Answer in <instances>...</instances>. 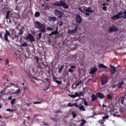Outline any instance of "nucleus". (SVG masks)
I'll return each mask as SVG.
<instances>
[{"label":"nucleus","mask_w":126,"mask_h":126,"mask_svg":"<svg viewBox=\"0 0 126 126\" xmlns=\"http://www.w3.org/2000/svg\"><path fill=\"white\" fill-rule=\"evenodd\" d=\"M124 15L126 14V10H125L123 12Z\"/></svg>","instance_id":"nucleus-64"},{"label":"nucleus","mask_w":126,"mask_h":126,"mask_svg":"<svg viewBox=\"0 0 126 126\" xmlns=\"http://www.w3.org/2000/svg\"><path fill=\"white\" fill-rule=\"evenodd\" d=\"M124 82L123 81L119 82L117 84V86L118 88H121L122 87V86L124 85Z\"/></svg>","instance_id":"nucleus-18"},{"label":"nucleus","mask_w":126,"mask_h":126,"mask_svg":"<svg viewBox=\"0 0 126 126\" xmlns=\"http://www.w3.org/2000/svg\"><path fill=\"white\" fill-rule=\"evenodd\" d=\"M11 37L13 40L14 41H16L18 38V36L16 35L12 34L11 35Z\"/></svg>","instance_id":"nucleus-11"},{"label":"nucleus","mask_w":126,"mask_h":126,"mask_svg":"<svg viewBox=\"0 0 126 126\" xmlns=\"http://www.w3.org/2000/svg\"><path fill=\"white\" fill-rule=\"evenodd\" d=\"M19 31L18 34L19 35H21L23 33V31L22 28H21Z\"/></svg>","instance_id":"nucleus-32"},{"label":"nucleus","mask_w":126,"mask_h":126,"mask_svg":"<svg viewBox=\"0 0 126 126\" xmlns=\"http://www.w3.org/2000/svg\"><path fill=\"white\" fill-rule=\"evenodd\" d=\"M54 14L55 15L57 16L59 18H61L63 17V14L61 11L57 9H56L54 10Z\"/></svg>","instance_id":"nucleus-3"},{"label":"nucleus","mask_w":126,"mask_h":126,"mask_svg":"<svg viewBox=\"0 0 126 126\" xmlns=\"http://www.w3.org/2000/svg\"><path fill=\"white\" fill-rule=\"evenodd\" d=\"M9 61H8V59H7L6 60L5 62V64L6 65H7L9 63Z\"/></svg>","instance_id":"nucleus-41"},{"label":"nucleus","mask_w":126,"mask_h":126,"mask_svg":"<svg viewBox=\"0 0 126 126\" xmlns=\"http://www.w3.org/2000/svg\"><path fill=\"white\" fill-rule=\"evenodd\" d=\"M52 19L53 21H55L56 20L57 18L56 17L54 16L52 17Z\"/></svg>","instance_id":"nucleus-43"},{"label":"nucleus","mask_w":126,"mask_h":126,"mask_svg":"<svg viewBox=\"0 0 126 126\" xmlns=\"http://www.w3.org/2000/svg\"><path fill=\"white\" fill-rule=\"evenodd\" d=\"M82 81L80 80L76 84V87H77L80 84H82Z\"/></svg>","instance_id":"nucleus-31"},{"label":"nucleus","mask_w":126,"mask_h":126,"mask_svg":"<svg viewBox=\"0 0 126 126\" xmlns=\"http://www.w3.org/2000/svg\"><path fill=\"white\" fill-rule=\"evenodd\" d=\"M63 2L62 0H61L59 2L58 1H56L53 5V6L59 7L61 6Z\"/></svg>","instance_id":"nucleus-7"},{"label":"nucleus","mask_w":126,"mask_h":126,"mask_svg":"<svg viewBox=\"0 0 126 126\" xmlns=\"http://www.w3.org/2000/svg\"><path fill=\"white\" fill-rule=\"evenodd\" d=\"M35 59L36 60L37 62L38 63L39 61V59L38 57L37 56H36Z\"/></svg>","instance_id":"nucleus-55"},{"label":"nucleus","mask_w":126,"mask_h":126,"mask_svg":"<svg viewBox=\"0 0 126 126\" xmlns=\"http://www.w3.org/2000/svg\"><path fill=\"white\" fill-rule=\"evenodd\" d=\"M97 68L95 67H94L92 68L90 70L91 71L90 73L91 74H93L96 71Z\"/></svg>","instance_id":"nucleus-17"},{"label":"nucleus","mask_w":126,"mask_h":126,"mask_svg":"<svg viewBox=\"0 0 126 126\" xmlns=\"http://www.w3.org/2000/svg\"><path fill=\"white\" fill-rule=\"evenodd\" d=\"M84 104L85 106L87 107L89 106V105L88 104V102L86 101L85 99H84Z\"/></svg>","instance_id":"nucleus-33"},{"label":"nucleus","mask_w":126,"mask_h":126,"mask_svg":"<svg viewBox=\"0 0 126 126\" xmlns=\"http://www.w3.org/2000/svg\"><path fill=\"white\" fill-rule=\"evenodd\" d=\"M71 114L72 115L73 117V118H75L77 116V114L74 111H73L72 113Z\"/></svg>","instance_id":"nucleus-28"},{"label":"nucleus","mask_w":126,"mask_h":126,"mask_svg":"<svg viewBox=\"0 0 126 126\" xmlns=\"http://www.w3.org/2000/svg\"><path fill=\"white\" fill-rule=\"evenodd\" d=\"M116 84H115V85H112V88H115V87H116Z\"/></svg>","instance_id":"nucleus-63"},{"label":"nucleus","mask_w":126,"mask_h":126,"mask_svg":"<svg viewBox=\"0 0 126 126\" xmlns=\"http://www.w3.org/2000/svg\"><path fill=\"white\" fill-rule=\"evenodd\" d=\"M27 77L29 78H30V80H31V79L32 78H34V77H31L29 75H27Z\"/></svg>","instance_id":"nucleus-49"},{"label":"nucleus","mask_w":126,"mask_h":126,"mask_svg":"<svg viewBox=\"0 0 126 126\" xmlns=\"http://www.w3.org/2000/svg\"><path fill=\"white\" fill-rule=\"evenodd\" d=\"M20 93V89L16 90V92L15 93V94H19Z\"/></svg>","instance_id":"nucleus-46"},{"label":"nucleus","mask_w":126,"mask_h":126,"mask_svg":"<svg viewBox=\"0 0 126 126\" xmlns=\"http://www.w3.org/2000/svg\"><path fill=\"white\" fill-rule=\"evenodd\" d=\"M107 98L109 99H111L112 98V96L110 94L107 95Z\"/></svg>","instance_id":"nucleus-35"},{"label":"nucleus","mask_w":126,"mask_h":126,"mask_svg":"<svg viewBox=\"0 0 126 126\" xmlns=\"http://www.w3.org/2000/svg\"><path fill=\"white\" fill-rule=\"evenodd\" d=\"M77 29L78 27L76 26L74 30H68V32L69 34H70L72 33H75L77 32Z\"/></svg>","instance_id":"nucleus-9"},{"label":"nucleus","mask_w":126,"mask_h":126,"mask_svg":"<svg viewBox=\"0 0 126 126\" xmlns=\"http://www.w3.org/2000/svg\"><path fill=\"white\" fill-rule=\"evenodd\" d=\"M50 87V83H49L48 85L47 86V88H46L45 89H44V91H45L47 90Z\"/></svg>","instance_id":"nucleus-38"},{"label":"nucleus","mask_w":126,"mask_h":126,"mask_svg":"<svg viewBox=\"0 0 126 126\" xmlns=\"http://www.w3.org/2000/svg\"><path fill=\"white\" fill-rule=\"evenodd\" d=\"M74 98H75V97H76L77 96H79V93L77 92H76L75 94L74 95Z\"/></svg>","instance_id":"nucleus-37"},{"label":"nucleus","mask_w":126,"mask_h":126,"mask_svg":"<svg viewBox=\"0 0 126 126\" xmlns=\"http://www.w3.org/2000/svg\"><path fill=\"white\" fill-rule=\"evenodd\" d=\"M79 109L80 110H82L83 111H85V109H84V106L83 105L80 106L79 107Z\"/></svg>","instance_id":"nucleus-26"},{"label":"nucleus","mask_w":126,"mask_h":126,"mask_svg":"<svg viewBox=\"0 0 126 126\" xmlns=\"http://www.w3.org/2000/svg\"><path fill=\"white\" fill-rule=\"evenodd\" d=\"M53 79L54 80V81L56 82V80H56V79H57V77H56L55 76H54L53 77Z\"/></svg>","instance_id":"nucleus-48"},{"label":"nucleus","mask_w":126,"mask_h":126,"mask_svg":"<svg viewBox=\"0 0 126 126\" xmlns=\"http://www.w3.org/2000/svg\"><path fill=\"white\" fill-rule=\"evenodd\" d=\"M40 64L42 65V67L43 68H46L47 67V65L45 64L43 62H42Z\"/></svg>","instance_id":"nucleus-23"},{"label":"nucleus","mask_w":126,"mask_h":126,"mask_svg":"<svg viewBox=\"0 0 126 126\" xmlns=\"http://www.w3.org/2000/svg\"><path fill=\"white\" fill-rule=\"evenodd\" d=\"M73 104H74V105L75 106H76L77 107H79V105H77L76 103H75Z\"/></svg>","instance_id":"nucleus-53"},{"label":"nucleus","mask_w":126,"mask_h":126,"mask_svg":"<svg viewBox=\"0 0 126 126\" xmlns=\"http://www.w3.org/2000/svg\"><path fill=\"white\" fill-rule=\"evenodd\" d=\"M67 105L69 107H73L74 106V104H72L71 103H69L67 104Z\"/></svg>","instance_id":"nucleus-40"},{"label":"nucleus","mask_w":126,"mask_h":126,"mask_svg":"<svg viewBox=\"0 0 126 126\" xmlns=\"http://www.w3.org/2000/svg\"><path fill=\"white\" fill-rule=\"evenodd\" d=\"M16 101V99H14L12 100L11 101V103L13 105L15 103Z\"/></svg>","instance_id":"nucleus-36"},{"label":"nucleus","mask_w":126,"mask_h":126,"mask_svg":"<svg viewBox=\"0 0 126 126\" xmlns=\"http://www.w3.org/2000/svg\"><path fill=\"white\" fill-rule=\"evenodd\" d=\"M92 100L93 101H94L97 99V97L94 94H93L91 96Z\"/></svg>","instance_id":"nucleus-20"},{"label":"nucleus","mask_w":126,"mask_h":126,"mask_svg":"<svg viewBox=\"0 0 126 126\" xmlns=\"http://www.w3.org/2000/svg\"><path fill=\"white\" fill-rule=\"evenodd\" d=\"M56 82L60 85H61L62 83V82L61 81H59V80H56Z\"/></svg>","instance_id":"nucleus-39"},{"label":"nucleus","mask_w":126,"mask_h":126,"mask_svg":"<svg viewBox=\"0 0 126 126\" xmlns=\"http://www.w3.org/2000/svg\"><path fill=\"white\" fill-rule=\"evenodd\" d=\"M124 16L122 12L120 11L118 12L117 14L112 16L111 17V19H113V21H114L119 18H122Z\"/></svg>","instance_id":"nucleus-2"},{"label":"nucleus","mask_w":126,"mask_h":126,"mask_svg":"<svg viewBox=\"0 0 126 126\" xmlns=\"http://www.w3.org/2000/svg\"><path fill=\"white\" fill-rule=\"evenodd\" d=\"M94 10L92 9L90 7H88L87 9L86 10V12L89 13H91L94 12Z\"/></svg>","instance_id":"nucleus-19"},{"label":"nucleus","mask_w":126,"mask_h":126,"mask_svg":"<svg viewBox=\"0 0 126 126\" xmlns=\"http://www.w3.org/2000/svg\"><path fill=\"white\" fill-rule=\"evenodd\" d=\"M109 117V115H105V116L103 117V119H105L106 118L108 119Z\"/></svg>","instance_id":"nucleus-47"},{"label":"nucleus","mask_w":126,"mask_h":126,"mask_svg":"<svg viewBox=\"0 0 126 126\" xmlns=\"http://www.w3.org/2000/svg\"><path fill=\"white\" fill-rule=\"evenodd\" d=\"M64 67V65L61 66L60 68H59L58 69H59V70L58 71V72L59 74H60L61 73V72L62 71V69H63V67Z\"/></svg>","instance_id":"nucleus-22"},{"label":"nucleus","mask_w":126,"mask_h":126,"mask_svg":"<svg viewBox=\"0 0 126 126\" xmlns=\"http://www.w3.org/2000/svg\"><path fill=\"white\" fill-rule=\"evenodd\" d=\"M108 3H104L102 4V5L103 6H105L106 5H108Z\"/></svg>","instance_id":"nucleus-59"},{"label":"nucleus","mask_w":126,"mask_h":126,"mask_svg":"<svg viewBox=\"0 0 126 126\" xmlns=\"http://www.w3.org/2000/svg\"><path fill=\"white\" fill-rule=\"evenodd\" d=\"M40 15V13L38 12H36L34 14V16L35 17H39Z\"/></svg>","instance_id":"nucleus-27"},{"label":"nucleus","mask_w":126,"mask_h":126,"mask_svg":"<svg viewBox=\"0 0 126 126\" xmlns=\"http://www.w3.org/2000/svg\"><path fill=\"white\" fill-rule=\"evenodd\" d=\"M51 33L52 35H55L57 34L58 32L56 31H54L52 32Z\"/></svg>","instance_id":"nucleus-34"},{"label":"nucleus","mask_w":126,"mask_h":126,"mask_svg":"<svg viewBox=\"0 0 126 126\" xmlns=\"http://www.w3.org/2000/svg\"><path fill=\"white\" fill-rule=\"evenodd\" d=\"M87 8L86 7L84 6L83 8V10L86 12V10L87 9Z\"/></svg>","instance_id":"nucleus-57"},{"label":"nucleus","mask_w":126,"mask_h":126,"mask_svg":"<svg viewBox=\"0 0 126 126\" xmlns=\"http://www.w3.org/2000/svg\"><path fill=\"white\" fill-rule=\"evenodd\" d=\"M104 10H106V11L107 10V7L105 6H104L103 8H102Z\"/></svg>","instance_id":"nucleus-54"},{"label":"nucleus","mask_w":126,"mask_h":126,"mask_svg":"<svg viewBox=\"0 0 126 126\" xmlns=\"http://www.w3.org/2000/svg\"><path fill=\"white\" fill-rule=\"evenodd\" d=\"M42 102V101L35 102L33 103L34 104H41Z\"/></svg>","instance_id":"nucleus-42"},{"label":"nucleus","mask_w":126,"mask_h":126,"mask_svg":"<svg viewBox=\"0 0 126 126\" xmlns=\"http://www.w3.org/2000/svg\"><path fill=\"white\" fill-rule=\"evenodd\" d=\"M76 68V66L75 65H72L70 67V68L68 69V71L70 73H72L75 70L74 69Z\"/></svg>","instance_id":"nucleus-13"},{"label":"nucleus","mask_w":126,"mask_h":126,"mask_svg":"<svg viewBox=\"0 0 126 126\" xmlns=\"http://www.w3.org/2000/svg\"><path fill=\"white\" fill-rule=\"evenodd\" d=\"M52 17H50L49 18V19L50 21H51L52 20Z\"/></svg>","instance_id":"nucleus-62"},{"label":"nucleus","mask_w":126,"mask_h":126,"mask_svg":"<svg viewBox=\"0 0 126 126\" xmlns=\"http://www.w3.org/2000/svg\"><path fill=\"white\" fill-rule=\"evenodd\" d=\"M118 30V29L115 26H113L110 28L109 30V31L111 32L114 31H117Z\"/></svg>","instance_id":"nucleus-12"},{"label":"nucleus","mask_w":126,"mask_h":126,"mask_svg":"<svg viewBox=\"0 0 126 126\" xmlns=\"http://www.w3.org/2000/svg\"><path fill=\"white\" fill-rule=\"evenodd\" d=\"M82 121V122L80 123V126H83L86 122V121L84 119Z\"/></svg>","instance_id":"nucleus-30"},{"label":"nucleus","mask_w":126,"mask_h":126,"mask_svg":"<svg viewBox=\"0 0 126 126\" xmlns=\"http://www.w3.org/2000/svg\"><path fill=\"white\" fill-rule=\"evenodd\" d=\"M108 80V78L107 76L105 74H103L101 80L102 85H103L105 84L107 82Z\"/></svg>","instance_id":"nucleus-5"},{"label":"nucleus","mask_w":126,"mask_h":126,"mask_svg":"<svg viewBox=\"0 0 126 126\" xmlns=\"http://www.w3.org/2000/svg\"><path fill=\"white\" fill-rule=\"evenodd\" d=\"M5 32V33H4L3 32H0V38L1 39H3V38L2 36V33L4 35H5L7 36L10 35V33L9 32H8L7 30H6Z\"/></svg>","instance_id":"nucleus-10"},{"label":"nucleus","mask_w":126,"mask_h":126,"mask_svg":"<svg viewBox=\"0 0 126 126\" xmlns=\"http://www.w3.org/2000/svg\"><path fill=\"white\" fill-rule=\"evenodd\" d=\"M31 81H33L37 85H40L43 83V80H41L36 79L34 77L32 78L31 79Z\"/></svg>","instance_id":"nucleus-4"},{"label":"nucleus","mask_w":126,"mask_h":126,"mask_svg":"<svg viewBox=\"0 0 126 126\" xmlns=\"http://www.w3.org/2000/svg\"><path fill=\"white\" fill-rule=\"evenodd\" d=\"M110 70L112 74H114L116 72V69L114 67L111 65H110Z\"/></svg>","instance_id":"nucleus-14"},{"label":"nucleus","mask_w":126,"mask_h":126,"mask_svg":"<svg viewBox=\"0 0 126 126\" xmlns=\"http://www.w3.org/2000/svg\"><path fill=\"white\" fill-rule=\"evenodd\" d=\"M56 113H62V111L61 110H59L57 111L56 112Z\"/></svg>","instance_id":"nucleus-56"},{"label":"nucleus","mask_w":126,"mask_h":126,"mask_svg":"<svg viewBox=\"0 0 126 126\" xmlns=\"http://www.w3.org/2000/svg\"><path fill=\"white\" fill-rule=\"evenodd\" d=\"M63 25V23L62 21H60L59 24V26H62Z\"/></svg>","instance_id":"nucleus-52"},{"label":"nucleus","mask_w":126,"mask_h":126,"mask_svg":"<svg viewBox=\"0 0 126 126\" xmlns=\"http://www.w3.org/2000/svg\"><path fill=\"white\" fill-rule=\"evenodd\" d=\"M68 96H70L71 97L73 98H75L74 95H73L72 94H71V95L70 94H68Z\"/></svg>","instance_id":"nucleus-50"},{"label":"nucleus","mask_w":126,"mask_h":126,"mask_svg":"<svg viewBox=\"0 0 126 126\" xmlns=\"http://www.w3.org/2000/svg\"><path fill=\"white\" fill-rule=\"evenodd\" d=\"M75 20L76 22L78 23H80L82 21L81 18L79 15H78L76 16Z\"/></svg>","instance_id":"nucleus-8"},{"label":"nucleus","mask_w":126,"mask_h":126,"mask_svg":"<svg viewBox=\"0 0 126 126\" xmlns=\"http://www.w3.org/2000/svg\"><path fill=\"white\" fill-rule=\"evenodd\" d=\"M96 95L97 97H98L101 99L103 98L104 97V95L103 94L101 93L100 92L96 93Z\"/></svg>","instance_id":"nucleus-15"},{"label":"nucleus","mask_w":126,"mask_h":126,"mask_svg":"<svg viewBox=\"0 0 126 126\" xmlns=\"http://www.w3.org/2000/svg\"><path fill=\"white\" fill-rule=\"evenodd\" d=\"M125 99V96H123L121 97V104H123L124 101Z\"/></svg>","instance_id":"nucleus-25"},{"label":"nucleus","mask_w":126,"mask_h":126,"mask_svg":"<svg viewBox=\"0 0 126 126\" xmlns=\"http://www.w3.org/2000/svg\"><path fill=\"white\" fill-rule=\"evenodd\" d=\"M28 45L27 43L25 42L23 44H21L20 45V46L21 47H23L25 46H27Z\"/></svg>","instance_id":"nucleus-29"},{"label":"nucleus","mask_w":126,"mask_h":126,"mask_svg":"<svg viewBox=\"0 0 126 126\" xmlns=\"http://www.w3.org/2000/svg\"><path fill=\"white\" fill-rule=\"evenodd\" d=\"M47 42H48V43L50 44L51 42V40L50 39H48L47 40Z\"/></svg>","instance_id":"nucleus-58"},{"label":"nucleus","mask_w":126,"mask_h":126,"mask_svg":"<svg viewBox=\"0 0 126 126\" xmlns=\"http://www.w3.org/2000/svg\"><path fill=\"white\" fill-rule=\"evenodd\" d=\"M38 114H35L34 115V118H36V117L37 116H38Z\"/></svg>","instance_id":"nucleus-61"},{"label":"nucleus","mask_w":126,"mask_h":126,"mask_svg":"<svg viewBox=\"0 0 126 126\" xmlns=\"http://www.w3.org/2000/svg\"><path fill=\"white\" fill-rule=\"evenodd\" d=\"M26 39L28 41H29L31 42L34 41L35 40L34 37L30 33L29 34Z\"/></svg>","instance_id":"nucleus-6"},{"label":"nucleus","mask_w":126,"mask_h":126,"mask_svg":"<svg viewBox=\"0 0 126 126\" xmlns=\"http://www.w3.org/2000/svg\"><path fill=\"white\" fill-rule=\"evenodd\" d=\"M98 66L100 68H107V67L104 65L103 64H98Z\"/></svg>","instance_id":"nucleus-21"},{"label":"nucleus","mask_w":126,"mask_h":126,"mask_svg":"<svg viewBox=\"0 0 126 126\" xmlns=\"http://www.w3.org/2000/svg\"><path fill=\"white\" fill-rule=\"evenodd\" d=\"M34 23L35 28L39 29L40 31L43 33H46V27L44 24L38 21H34Z\"/></svg>","instance_id":"nucleus-1"},{"label":"nucleus","mask_w":126,"mask_h":126,"mask_svg":"<svg viewBox=\"0 0 126 126\" xmlns=\"http://www.w3.org/2000/svg\"><path fill=\"white\" fill-rule=\"evenodd\" d=\"M4 40L6 41V42H9L10 41L9 40L7 36L5 35H4Z\"/></svg>","instance_id":"nucleus-24"},{"label":"nucleus","mask_w":126,"mask_h":126,"mask_svg":"<svg viewBox=\"0 0 126 126\" xmlns=\"http://www.w3.org/2000/svg\"><path fill=\"white\" fill-rule=\"evenodd\" d=\"M81 12L83 13V11L80 8H79L78 9Z\"/></svg>","instance_id":"nucleus-60"},{"label":"nucleus","mask_w":126,"mask_h":126,"mask_svg":"<svg viewBox=\"0 0 126 126\" xmlns=\"http://www.w3.org/2000/svg\"><path fill=\"white\" fill-rule=\"evenodd\" d=\"M62 6H63V7L65 9H67L69 8V6L66 3L64 2L63 0L62 5Z\"/></svg>","instance_id":"nucleus-16"},{"label":"nucleus","mask_w":126,"mask_h":126,"mask_svg":"<svg viewBox=\"0 0 126 126\" xmlns=\"http://www.w3.org/2000/svg\"><path fill=\"white\" fill-rule=\"evenodd\" d=\"M47 30L48 31H53L54 29L51 27H48L47 28Z\"/></svg>","instance_id":"nucleus-45"},{"label":"nucleus","mask_w":126,"mask_h":126,"mask_svg":"<svg viewBox=\"0 0 126 126\" xmlns=\"http://www.w3.org/2000/svg\"><path fill=\"white\" fill-rule=\"evenodd\" d=\"M41 35L42 33H40L39 34H38V38L39 39L41 38Z\"/></svg>","instance_id":"nucleus-51"},{"label":"nucleus","mask_w":126,"mask_h":126,"mask_svg":"<svg viewBox=\"0 0 126 126\" xmlns=\"http://www.w3.org/2000/svg\"><path fill=\"white\" fill-rule=\"evenodd\" d=\"M79 96H83L84 94V93H83L82 92H79Z\"/></svg>","instance_id":"nucleus-44"}]
</instances>
